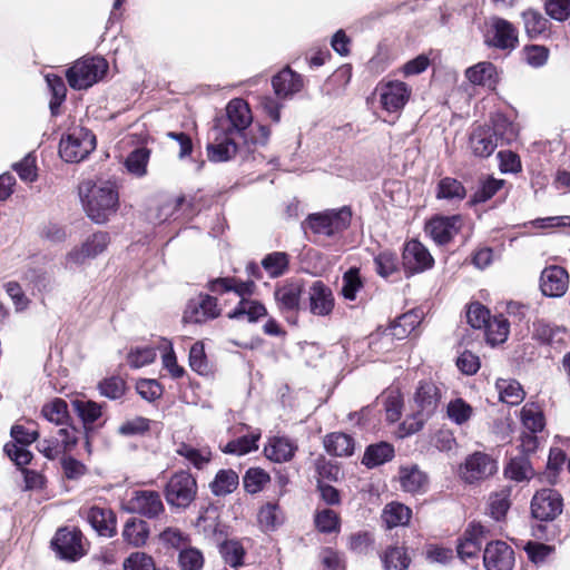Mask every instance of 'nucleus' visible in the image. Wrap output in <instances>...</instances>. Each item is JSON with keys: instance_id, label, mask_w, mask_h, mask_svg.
<instances>
[{"instance_id": "f257e3e1", "label": "nucleus", "mask_w": 570, "mask_h": 570, "mask_svg": "<svg viewBox=\"0 0 570 570\" xmlns=\"http://www.w3.org/2000/svg\"><path fill=\"white\" fill-rule=\"evenodd\" d=\"M79 194L88 217L96 224L106 223L118 209V190L109 181L100 185L90 181L82 184Z\"/></svg>"}, {"instance_id": "f03ea898", "label": "nucleus", "mask_w": 570, "mask_h": 570, "mask_svg": "<svg viewBox=\"0 0 570 570\" xmlns=\"http://www.w3.org/2000/svg\"><path fill=\"white\" fill-rule=\"evenodd\" d=\"M228 126L223 128V134L233 137L238 136L245 144L265 145L271 136L267 126H257V132L248 137L247 129L253 122V116L248 104L242 98L232 99L226 107Z\"/></svg>"}, {"instance_id": "7ed1b4c3", "label": "nucleus", "mask_w": 570, "mask_h": 570, "mask_svg": "<svg viewBox=\"0 0 570 570\" xmlns=\"http://www.w3.org/2000/svg\"><path fill=\"white\" fill-rule=\"evenodd\" d=\"M352 210L347 206L309 214L303 222V228L309 229L318 238H336L351 225Z\"/></svg>"}, {"instance_id": "20e7f679", "label": "nucleus", "mask_w": 570, "mask_h": 570, "mask_svg": "<svg viewBox=\"0 0 570 570\" xmlns=\"http://www.w3.org/2000/svg\"><path fill=\"white\" fill-rule=\"evenodd\" d=\"M108 68V62L102 57H83L67 69L66 78L72 89L85 90L99 82Z\"/></svg>"}, {"instance_id": "39448f33", "label": "nucleus", "mask_w": 570, "mask_h": 570, "mask_svg": "<svg viewBox=\"0 0 570 570\" xmlns=\"http://www.w3.org/2000/svg\"><path fill=\"white\" fill-rule=\"evenodd\" d=\"M96 148V136L91 130L75 126L69 128L59 142V155L66 163H79Z\"/></svg>"}, {"instance_id": "423d86ee", "label": "nucleus", "mask_w": 570, "mask_h": 570, "mask_svg": "<svg viewBox=\"0 0 570 570\" xmlns=\"http://www.w3.org/2000/svg\"><path fill=\"white\" fill-rule=\"evenodd\" d=\"M164 493L170 507L186 509L196 498V479L187 471L176 472L168 480Z\"/></svg>"}, {"instance_id": "0eeeda50", "label": "nucleus", "mask_w": 570, "mask_h": 570, "mask_svg": "<svg viewBox=\"0 0 570 570\" xmlns=\"http://www.w3.org/2000/svg\"><path fill=\"white\" fill-rule=\"evenodd\" d=\"M498 471V462L490 454L475 451L468 455L459 468L461 480L468 484H476L488 480Z\"/></svg>"}, {"instance_id": "6e6552de", "label": "nucleus", "mask_w": 570, "mask_h": 570, "mask_svg": "<svg viewBox=\"0 0 570 570\" xmlns=\"http://www.w3.org/2000/svg\"><path fill=\"white\" fill-rule=\"evenodd\" d=\"M442 399L441 389L433 381H420L414 393V403L416 406V428H411V432L419 431L423 422L430 419L438 410Z\"/></svg>"}, {"instance_id": "1a4fd4ad", "label": "nucleus", "mask_w": 570, "mask_h": 570, "mask_svg": "<svg viewBox=\"0 0 570 570\" xmlns=\"http://www.w3.org/2000/svg\"><path fill=\"white\" fill-rule=\"evenodd\" d=\"M51 547L60 559L69 562H76L87 553L83 534L76 528H60L51 540Z\"/></svg>"}, {"instance_id": "9d476101", "label": "nucleus", "mask_w": 570, "mask_h": 570, "mask_svg": "<svg viewBox=\"0 0 570 570\" xmlns=\"http://www.w3.org/2000/svg\"><path fill=\"white\" fill-rule=\"evenodd\" d=\"M530 510L533 519L541 522H551L562 513L563 498L554 489H541L532 497Z\"/></svg>"}, {"instance_id": "9b49d317", "label": "nucleus", "mask_w": 570, "mask_h": 570, "mask_svg": "<svg viewBox=\"0 0 570 570\" xmlns=\"http://www.w3.org/2000/svg\"><path fill=\"white\" fill-rule=\"evenodd\" d=\"M110 243L107 232H97L89 236L80 247L72 248L66 256V268L82 265L87 259L96 258L104 253Z\"/></svg>"}, {"instance_id": "f8f14e48", "label": "nucleus", "mask_w": 570, "mask_h": 570, "mask_svg": "<svg viewBox=\"0 0 570 570\" xmlns=\"http://www.w3.org/2000/svg\"><path fill=\"white\" fill-rule=\"evenodd\" d=\"M433 264L432 255L422 243L416 239L405 243L402 253V266L407 277L430 269Z\"/></svg>"}, {"instance_id": "ddd939ff", "label": "nucleus", "mask_w": 570, "mask_h": 570, "mask_svg": "<svg viewBox=\"0 0 570 570\" xmlns=\"http://www.w3.org/2000/svg\"><path fill=\"white\" fill-rule=\"evenodd\" d=\"M485 43L500 50L512 51L519 43L518 30L510 21L492 17Z\"/></svg>"}, {"instance_id": "4468645a", "label": "nucleus", "mask_w": 570, "mask_h": 570, "mask_svg": "<svg viewBox=\"0 0 570 570\" xmlns=\"http://www.w3.org/2000/svg\"><path fill=\"white\" fill-rule=\"evenodd\" d=\"M220 315L217 298L209 294L200 293L188 301L184 321L186 323L202 324Z\"/></svg>"}, {"instance_id": "2eb2a0df", "label": "nucleus", "mask_w": 570, "mask_h": 570, "mask_svg": "<svg viewBox=\"0 0 570 570\" xmlns=\"http://www.w3.org/2000/svg\"><path fill=\"white\" fill-rule=\"evenodd\" d=\"M127 511L148 519L159 517L165 507L160 494L153 490H136L126 503Z\"/></svg>"}, {"instance_id": "dca6fc26", "label": "nucleus", "mask_w": 570, "mask_h": 570, "mask_svg": "<svg viewBox=\"0 0 570 570\" xmlns=\"http://www.w3.org/2000/svg\"><path fill=\"white\" fill-rule=\"evenodd\" d=\"M80 515L100 537L112 538L117 533L116 514L107 507L92 505L81 509Z\"/></svg>"}, {"instance_id": "f3484780", "label": "nucleus", "mask_w": 570, "mask_h": 570, "mask_svg": "<svg viewBox=\"0 0 570 570\" xmlns=\"http://www.w3.org/2000/svg\"><path fill=\"white\" fill-rule=\"evenodd\" d=\"M514 561V551L508 543L493 541L487 544L483 552V563L487 570H512Z\"/></svg>"}, {"instance_id": "a211bd4d", "label": "nucleus", "mask_w": 570, "mask_h": 570, "mask_svg": "<svg viewBox=\"0 0 570 570\" xmlns=\"http://www.w3.org/2000/svg\"><path fill=\"white\" fill-rule=\"evenodd\" d=\"M411 96V88L403 81L394 80L384 83L380 89L381 106L387 112L401 111Z\"/></svg>"}, {"instance_id": "6ab92c4d", "label": "nucleus", "mask_w": 570, "mask_h": 570, "mask_svg": "<svg viewBox=\"0 0 570 570\" xmlns=\"http://www.w3.org/2000/svg\"><path fill=\"white\" fill-rule=\"evenodd\" d=\"M461 225V215L435 216L428 222L425 232L436 244L444 245L459 233Z\"/></svg>"}, {"instance_id": "aec40b11", "label": "nucleus", "mask_w": 570, "mask_h": 570, "mask_svg": "<svg viewBox=\"0 0 570 570\" xmlns=\"http://www.w3.org/2000/svg\"><path fill=\"white\" fill-rule=\"evenodd\" d=\"M272 87L277 99H291L304 87L302 75L292 70L288 66L272 78Z\"/></svg>"}, {"instance_id": "412c9836", "label": "nucleus", "mask_w": 570, "mask_h": 570, "mask_svg": "<svg viewBox=\"0 0 570 570\" xmlns=\"http://www.w3.org/2000/svg\"><path fill=\"white\" fill-rule=\"evenodd\" d=\"M569 277L561 266L546 267L540 277V289L544 296L561 297L568 288Z\"/></svg>"}, {"instance_id": "4be33fe9", "label": "nucleus", "mask_w": 570, "mask_h": 570, "mask_svg": "<svg viewBox=\"0 0 570 570\" xmlns=\"http://www.w3.org/2000/svg\"><path fill=\"white\" fill-rule=\"evenodd\" d=\"M309 312L316 316H327L333 312V292L324 282L315 281L308 289Z\"/></svg>"}, {"instance_id": "5701e85b", "label": "nucleus", "mask_w": 570, "mask_h": 570, "mask_svg": "<svg viewBox=\"0 0 570 570\" xmlns=\"http://www.w3.org/2000/svg\"><path fill=\"white\" fill-rule=\"evenodd\" d=\"M498 137L490 127L478 126L473 128L469 137V146L472 154L476 157L487 158L493 154L498 147Z\"/></svg>"}, {"instance_id": "b1692460", "label": "nucleus", "mask_w": 570, "mask_h": 570, "mask_svg": "<svg viewBox=\"0 0 570 570\" xmlns=\"http://www.w3.org/2000/svg\"><path fill=\"white\" fill-rule=\"evenodd\" d=\"M302 285L296 282H286L277 286L274 292L276 305L282 314L294 313L299 308Z\"/></svg>"}, {"instance_id": "393cba45", "label": "nucleus", "mask_w": 570, "mask_h": 570, "mask_svg": "<svg viewBox=\"0 0 570 570\" xmlns=\"http://www.w3.org/2000/svg\"><path fill=\"white\" fill-rule=\"evenodd\" d=\"M532 336L541 344L560 348L566 341V328L547 322L546 320H537L533 323Z\"/></svg>"}, {"instance_id": "a878e982", "label": "nucleus", "mask_w": 570, "mask_h": 570, "mask_svg": "<svg viewBox=\"0 0 570 570\" xmlns=\"http://www.w3.org/2000/svg\"><path fill=\"white\" fill-rule=\"evenodd\" d=\"M399 481L403 491L416 494L428 489L429 476L419 465H405L399 470Z\"/></svg>"}, {"instance_id": "bb28decb", "label": "nucleus", "mask_w": 570, "mask_h": 570, "mask_svg": "<svg viewBox=\"0 0 570 570\" xmlns=\"http://www.w3.org/2000/svg\"><path fill=\"white\" fill-rule=\"evenodd\" d=\"M296 450L297 445L288 438L275 436L269 439L264 448V453L268 460L282 463L292 460Z\"/></svg>"}, {"instance_id": "cd10ccee", "label": "nucleus", "mask_w": 570, "mask_h": 570, "mask_svg": "<svg viewBox=\"0 0 570 570\" xmlns=\"http://www.w3.org/2000/svg\"><path fill=\"white\" fill-rule=\"evenodd\" d=\"M237 153V142L235 137L223 134V137H215V141L208 144L207 155L208 159L214 163H223L232 159Z\"/></svg>"}, {"instance_id": "c85d7f7f", "label": "nucleus", "mask_w": 570, "mask_h": 570, "mask_svg": "<svg viewBox=\"0 0 570 570\" xmlns=\"http://www.w3.org/2000/svg\"><path fill=\"white\" fill-rule=\"evenodd\" d=\"M483 533L481 524H471L464 533V539L458 544V556L466 561L468 559L476 558L481 551L482 542L480 535Z\"/></svg>"}, {"instance_id": "c756f323", "label": "nucleus", "mask_w": 570, "mask_h": 570, "mask_svg": "<svg viewBox=\"0 0 570 570\" xmlns=\"http://www.w3.org/2000/svg\"><path fill=\"white\" fill-rule=\"evenodd\" d=\"M149 524L138 518H129L122 529L121 537L124 541L135 548L146 544L149 537Z\"/></svg>"}, {"instance_id": "7c9ffc66", "label": "nucleus", "mask_w": 570, "mask_h": 570, "mask_svg": "<svg viewBox=\"0 0 570 570\" xmlns=\"http://www.w3.org/2000/svg\"><path fill=\"white\" fill-rule=\"evenodd\" d=\"M24 281L41 295L50 294L57 287L52 272L45 268H30L24 273Z\"/></svg>"}, {"instance_id": "2f4dec72", "label": "nucleus", "mask_w": 570, "mask_h": 570, "mask_svg": "<svg viewBox=\"0 0 570 570\" xmlns=\"http://www.w3.org/2000/svg\"><path fill=\"white\" fill-rule=\"evenodd\" d=\"M524 30L530 39L549 35V20L538 10L527 9L521 13Z\"/></svg>"}, {"instance_id": "473e14b6", "label": "nucleus", "mask_w": 570, "mask_h": 570, "mask_svg": "<svg viewBox=\"0 0 570 570\" xmlns=\"http://www.w3.org/2000/svg\"><path fill=\"white\" fill-rule=\"evenodd\" d=\"M151 150L146 146L136 147L126 157L124 166L136 178H142L148 174V163Z\"/></svg>"}, {"instance_id": "72a5a7b5", "label": "nucleus", "mask_w": 570, "mask_h": 570, "mask_svg": "<svg viewBox=\"0 0 570 570\" xmlns=\"http://www.w3.org/2000/svg\"><path fill=\"white\" fill-rule=\"evenodd\" d=\"M465 77L473 85L491 88L497 83V68L492 62L482 61L468 68Z\"/></svg>"}, {"instance_id": "f704fd0d", "label": "nucleus", "mask_w": 570, "mask_h": 570, "mask_svg": "<svg viewBox=\"0 0 570 570\" xmlns=\"http://www.w3.org/2000/svg\"><path fill=\"white\" fill-rule=\"evenodd\" d=\"M435 196L438 199L456 204L465 198L466 189L460 180L452 177H444L438 183Z\"/></svg>"}, {"instance_id": "c9c22d12", "label": "nucleus", "mask_w": 570, "mask_h": 570, "mask_svg": "<svg viewBox=\"0 0 570 570\" xmlns=\"http://www.w3.org/2000/svg\"><path fill=\"white\" fill-rule=\"evenodd\" d=\"M411 517V509L400 502L386 504L382 512V521L387 529L406 525Z\"/></svg>"}, {"instance_id": "e433bc0d", "label": "nucleus", "mask_w": 570, "mask_h": 570, "mask_svg": "<svg viewBox=\"0 0 570 570\" xmlns=\"http://www.w3.org/2000/svg\"><path fill=\"white\" fill-rule=\"evenodd\" d=\"M267 315V309L264 304L250 298H242L237 306L229 312V318L247 317L250 323L257 322L259 318Z\"/></svg>"}, {"instance_id": "4c0bfd02", "label": "nucleus", "mask_w": 570, "mask_h": 570, "mask_svg": "<svg viewBox=\"0 0 570 570\" xmlns=\"http://www.w3.org/2000/svg\"><path fill=\"white\" fill-rule=\"evenodd\" d=\"M324 446L326 452L331 455L350 456L354 452V440L345 433H331L326 435Z\"/></svg>"}, {"instance_id": "58836bf2", "label": "nucleus", "mask_w": 570, "mask_h": 570, "mask_svg": "<svg viewBox=\"0 0 570 570\" xmlns=\"http://www.w3.org/2000/svg\"><path fill=\"white\" fill-rule=\"evenodd\" d=\"M394 456V448L387 442L371 444L366 448L362 463L367 468H375L389 462Z\"/></svg>"}, {"instance_id": "ea45409f", "label": "nucleus", "mask_w": 570, "mask_h": 570, "mask_svg": "<svg viewBox=\"0 0 570 570\" xmlns=\"http://www.w3.org/2000/svg\"><path fill=\"white\" fill-rule=\"evenodd\" d=\"M504 474L515 482H522L530 480L534 475V471L529 458L521 454L509 461L504 469Z\"/></svg>"}, {"instance_id": "a19ab883", "label": "nucleus", "mask_w": 570, "mask_h": 570, "mask_svg": "<svg viewBox=\"0 0 570 570\" xmlns=\"http://www.w3.org/2000/svg\"><path fill=\"white\" fill-rule=\"evenodd\" d=\"M258 524L265 532L274 531L284 522V514L275 502L264 504L257 515Z\"/></svg>"}, {"instance_id": "79ce46f5", "label": "nucleus", "mask_w": 570, "mask_h": 570, "mask_svg": "<svg viewBox=\"0 0 570 570\" xmlns=\"http://www.w3.org/2000/svg\"><path fill=\"white\" fill-rule=\"evenodd\" d=\"M46 82L51 94L49 108L51 116L56 117L60 114V106L66 100L67 87L63 79L55 73L46 76Z\"/></svg>"}, {"instance_id": "37998d69", "label": "nucleus", "mask_w": 570, "mask_h": 570, "mask_svg": "<svg viewBox=\"0 0 570 570\" xmlns=\"http://www.w3.org/2000/svg\"><path fill=\"white\" fill-rule=\"evenodd\" d=\"M510 332L509 321L502 315L493 316L484 328L487 342L494 346L505 342Z\"/></svg>"}, {"instance_id": "c03bdc74", "label": "nucleus", "mask_w": 570, "mask_h": 570, "mask_svg": "<svg viewBox=\"0 0 570 570\" xmlns=\"http://www.w3.org/2000/svg\"><path fill=\"white\" fill-rule=\"evenodd\" d=\"M239 478L234 470L223 469L217 472L209 487L215 495L222 497L232 493L237 488Z\"/></svg>"}, {"instance_id": "a18cd8bd", "label": "nucleus", "mask_w": 570, "mask_h": 570, "mask_svg": "<svg viewBox=\"0 0 570 570\" xmlns=\"http://www.w3.org/2000/svg\"><path fill=\"white\" fill-rule=\"evenodd\" d=\"M259 438L261 433L258 431L250 432L230 440L222 450L227 454L244 455L258 449Z\"/></svg>"}, {"instance_id": "49530a36", "label": "nucleus", "mask_w": 570, "mask_h": 570, "mask_svg": "<svg viewBox=\"0 0 570 570\" xmlns=\"http://www.w3.org/2000/svg\"><path fill=\"white\" fill-rule=\"evenodd\" d=\"M261 264L271 278H277L287 272L289 256L285 252H273L265 255Z\"/></svg>"}, {"instance_id": "de8ad7c7", "label": "nucleus", "mask_w": 570, "mask_h": 570, "mask_svg": "<svg viewBox=\"0 0 570 570\" xmlns=\"http://www.w3.org/2000/svg\"><path fill=\"white\" fill-rule=\"evenodd\" d=\"M510 495V488H504L490 495L488 503L489 514L495 521H501L505 518L511 507Z\"/></svg>"}, {"instance_id": "09e8293b", "label": "nucleus", "mask_w": 570, "mask_h": 570, "mask_svg": "<svg viewBox=\"0 0 570 570\" xmlns=\"http://www.w3.org/2000/svg\"><path fill=\"white\" fill-rule=\"evenodd\" d=\"M177 454L198 470L204 469L212 460V451L208 448L196 449L186 443L179 445Z\"/></svg>"}, {"instance_id": "8fccbe9b", "label": "nucleus", "mask_w": 570, "mask_h": 570, "mask_svg": "<svg viewBox=\"0 0 570 570\" xmlns=\"http://www.w3.org/2000/svg\"><path fill=\"white\" fill-rule=\"evenodd\" d=\"M500 400L510 405H518L524 399V391L521 384L514 380H498Z\"/></svg>"}, {"instance_id": "3c124183", "label": "nucleus", "mask_w": 570, "mask_h": 570, "mask_svg": "<svg viewBox=\"0 0 570 570\" xmlns=\"http://www.w3.org/2000/svg\"><path fill=\"white\" fill-rule=\"evenodd\" d=\"M363 285L360 268L351 267L343 274L341 294L347 301H355Z\"/></svg>"}, {"instance_id": "603ef678", "label": "nucleus", "mask_w": 570, "mask_h": 570, "mask_svg": "<svg viewBox=\"0 0 570 570\" xmlns=\"http://www.w3.org/2000/svg\"><path fill=\"white\" fill-rule=\"evenodd\" d=\"M215 513V510H207L205 513H202L197 519L196 527L199 531L204 532L206 537L220 542L225 534Z\"/></svg>"}, {"instance_id": "864d4df0", "label": "nucleus", "mask_w": 570, "mask_h": 570, "mask_svg": "<svg viewBox=\"0 0 570 570\" xmlns=\"http://www.w3.org/2000/svg\"><path fill=\"white\" fill-rule=\"evenodd\" d=\"M446 415L456 425L465 424L473 415V407L463 399L451 400L446 405Z\"/></svg>"}, {"instance_id": "5fc2aeb1", "label": "nucleus", "mask_w": 570, "mask_h": 570, "mask_svg": "<svg viewBox=\"0 0 570 570\" xmlns=\"http://www.w3.org/2000/svg\"><path fill=\"white\" fill-rule=\"evenodd\" d=\"M42 416L56 425H62L68 420V404L62 399H55L41 409Z\"/></svg>"}, {"instance_id": "6e6d98bb", "label": "nucleus", "mask_w": 570, "mask_h": 570, "mask_svg": "<svg viewBox=\"0 0 570 570\" xmlns=\"http://www.w3.org/2000/svg\"><path fill=\"white\" fill-rule=\"evenodd\" d=\"M521 421L525 429L531 433L541 432L544 428V415L542 411L534 405L525 404L521 410Z\"/></svg>"}, {"instance_id": "4d7b16f0", "label": "nucleus", "mask_w": 570, "mask_h": 570, "mask_svg": "<svg viewBox=\"0 0 570 570\" xmlns=\"http://www.w3.org/2000/svg\"><path fill=\"white\" fill-rule=\"evenodd\" d=\"M492 132H495L498 141L511 142L518 135L517 127L503 114H495L492 118Z\"/></svg>"}, {"instance_id": "13d9d810", "label": "nucleus", "mask_w": 570, "mask_h": 570, "mask_svg": "<svg viewBox=\"0 0 570 570\" xmlns=\"http://www.w3.org/2000/svg\"><path fill=\"white\" fill-rule=\"evenodd\" d=\"M420 324L419 315L414 312H407L399 316L391 326V335L401 340L411 334Z\"/></svg>"}, {"instance_id": "bf43d9fd", "label": "nucleus", "mask_w": 570, "mask_h": 570, "mask_svg": "<svg viewBox=\"0 0 570 570\" xmlns=\"http://www.w3.org/2000/svg\"><path fill=\"white\" fill-rule=\"evenodd\" d=\"M375 271L383 277L387 278L399 269L397 255L392 250H382L374 257Z\"/></svg>"}, {"instance_id": "052dcab7", "label": "nucleus", "mask_w": 570, "mask_h": 570, "mask_svg": "<svg viewBox=\"0 0 570 570\" xmlns=\"http://www.w3.org/2000/svg\"><path fill=\"white\" fill-rule=\"evenodd\" d=\"M382 561L385 570H406L410 564V558L403 547L389 548L384 552Z\"/></svg>"}, {"instance_id": "680f3d73", "label": "nucleus", "mask_w": 570, "mask_h": 570, "mask_svg": "<svg viewBox=\"0 0 570 570\" xmlns=\"http://www.w3.org/2000/svg\"><path fill=\"white\" fill-rule=\"evenodd\" d=\"M72 406L86 428L101 416V405L94 401L75 400Z\"/></svg>"}, {"instance_id": "e2e57ef3", "label": "nucleus", "mask_w": 570, "mask_h": 570, "mask_svg": "<svg viewBox=\"0 0 570 570\" xmlns=\"http://www.w3.org/2000/svg\"><path fill=\"white\" fill-rule=\"evenodd\" d=\"M204 561L203 552L194 547L183 548L178 553L180 570H202Z\"/></svg>"}, {"instance_id": "0e129e2a", "label": "nucleus", "mask_w": 570, "mask_h": 570, "mask_svg": "<svg viewBox=\"0 0 570 570\" xmlns=\"http://www.w3.org/2000/svg\"><path fill=\"white\" fill-rule=\"evenodd\" d=\"M503 180L488 177L481 181L479 188L472 195L470 199L471 205L485 203L492 198L502 187Z\"/></svg>"}, {"instance_id": "69168bd1", "label": "nucleus", "mask_w": 570, "mask_h": 570, "mask_svg": "<svg viewBox=\"0 0 570 570\" xmlns=\"http://www.w3.org/2000/svg\"><path fill=\"white\" fill-rule=\"evenodd\" d=\"M268 481V473L261 468H249L243 476L245 490L253 494L259 492Z\"/></svg>"}, {"instance_id": "338daca9", "label": "nucleus", "mask_w": 570, "mask_h": 570, "mask_svg": "<svg viewBox=\"0 0 570 570\" xmlns=\"http://www.w3.org/2000/svg\"><path fill=\"white\" fill-rule=\"evenodd\" d=\"M347 547L356 554H367L374 549L373 535L367 531L352 533L348 538Z\"/></svg>"}, {"instance_id": "774afa93", "label": "nucleus", "mask_w": 570, "mask_h": 570, "mask_svg": "<svg viewBox=\"0 0 570 570\" xmlns=\"http://www.w3.org/2000/svg\"><path fill=\"white\" fill-rule=\"evenodd\" d=\"M219 552L224 561L233 568L243 564L244 549L236 541H224L220 543Z\"/></svg>"}]
</instances>
